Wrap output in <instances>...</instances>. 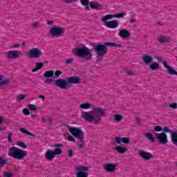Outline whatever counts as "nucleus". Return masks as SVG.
<instances>
[{"label": "nucleus", "instance_id": "a18cd8bd", "mask_svg": "<svg viewBox=\"0 0 177 177\" xmlns=\"http://www.w3.org/2000/svg\"><path fill=\"white\" fill-rule=\"evenodd\" d=\"M169 107H170V109H177V103H172V104H169Z\"/></svg>", "mask_w": 177, "mask_h": 177}, {"label": "nucleus", "instance_id": "2f4dec72", "mask_svg": "<svg viewBox=\"0 0 177 177\" xmlns=\"http://www.w3.org/2000/svg\"><path fill=\"white\" fill-rule=\"evenodd\" d=\"M113 121H115L116 122L122 121V115L121 114H115L113 117Z\"/></svg>", "mask_w": 177, "mask_h": 177}, {"label": "nucleus", "instance_id": "f3484780", "mask_svg": "<svg viewBox=\"0 0 177 177\" xmlns=\"http://www.w3.org/2000/svg\"><path fill=\"white\" fill-rule=\"evenodd\" d=\"M55 85L61 89H66V87L68 86V82L64 79H57L55 80Z\"/></svg>", "mask_w": 177, "mask_h": 177}, {"label": "nucleus", "instance_id": "c03bdc74", "mask_svg": "<svg viewBox=\"0 0 177 177\" xmlns=\"http://www.w3.org/2000/svg\"><path fill=\"white\" fill-rule=\"evenodd\" d=\"M12 136H13V133H10L8 136V142H9V143H12V142H13L12 140Z\"/></svg>", "mask_w": 177, "mask_h": 177}, {"label": "nucleus", "instance_id": "49530a36", "mask_svg": "<svg viewBox=\"0 0 177 177\" xmlns=\"http://www.w3.org/2000/svg\"><path fill=\"white\" fill-rule=\"evenodd\" d=\"M23 113L25 115H30V111L28 109L24 108L23 109Z\"/></svg>", "mask_w": 177, "mask_h": 177}, {"label": "nucleus", "instance_id": "6e6d98bb", "mask_svg": "<svg viewBox=\"0 0 177 177\" xmlns=\"http://www.w3.org/2000/svg\"><path fill=\"white\" fill-rule=\"evenodd\" d=\"M47 24H48V26H52V24H53V21H51V20L48 21Z\"/></svg>", "mask_w": 177, "mask_h": 177}, {"label": "nucleus", "instance_id": "e433bc0d", "mask_svg": "<svg viewBox=\"0 0 177 177\" xmlns=\"http://www.w3.org/2000/svg\"><path fill=\"white\" fill-rule=\"evenodd\" d=\"M17 146H19V147H21V149H27V145H26V143L24 142H19L17 143Z\"/></svg>", "mask_w": 177, "mask_h": 177}, {"label": "nucleus", "instance_id": "a878e982", "mask_svg": "<svg viewBox=\"0 0 177 177\" xmlns=\"http://www.w3.org/2000/svg\"><path fill=\"white\" fill-rule=\"evenodd\" d=\"M91 107L92 104L91 103H82L79 106V109H82V110H89V109H91Z\"/></svg>", "mask_w": 177, "mask_h": 177}, {"label": "nucleus", "instance_id": "09e8293b", "mask_svg": "<svg viewBox=\"0 0 177 177\" xmlns=\"http://www.w3.org/2000/svg\"><path fill=\"white\" fill-rule=\"evenodd\" d=\"M73 59L70 58V59H66L65 63H66V64H73Z\"/></svg>", "mask_w": 177, "mask_h": 177}, {"label": "nucleus", "instance_id": "a19ab883", "mask_svg": "<svg viewBox=\"0 0 177 177\" xmlns=\"http://www.w3.org/2000/svg\"><path fill=\"white\" fill-rule=\"evenodd\" d=\"M154 131L156 132H161V131H162V127H160V126H156L154 127Z\"/></svg>", "mask_w": 177, "mask_h": 177}, {"label": "nucleus", "instance_id": "052dcab7", "mask_svg": "<svg viewBox=\"0 0 177 177\" xmlns=\"http://www.w3.org/2000/svg\"><path fill=\"white\" fill-rule=\"evenodd\" d=\"M135 21H136L135 20V19H130V23H135Z\"/></svg>", "mask_w": 177, "mask_h": 177}, {"label": "nucleus", "instance_id": "680f3d73", "mask_svg": "<svg viewBox=\"0 0 177 177\" xmlns=\"http://www.w3.org/2000/svg\"><path fill=\"white\" fill-rule=\"evenodd\" d=\"M3 122V119L0 116V124H2Z\"/></svg>", "mask_w": 177, "mask_h": 177}, {"label": "nucleus", "instance_id": "4468645a", "mask_svg": "<svg viewBox=\"0 0 177 177\" xmlns=\"http://www.w3.org/2000/svg\"><path fill=\"white\" fill-rule=\"evenodd\" d=\"M158 142L161 145H167L168 143V136L165 133H160L156 135Z\"/></svg>", "mask_w": 177, "mask_h": 177}, {"label": "nucleus", "instance_id": "69168bd1", "mask_svg": "<svg viewBox=\"0 0 177 177\" xmlns=\"http://www.w3.org/2000/svg\"><path fill=\"white\" fill-rule=\"evenodd\" d=\"M158 24H160L159 22H158Z\"/></svg>", "mask_w": 177, "mask_h": 177}, {"label": "nucleus", "instance_id": "13d9d810", "mask_svg": "<svg viewBox=\"0 0 177 177\" xmlns=\"http://www.w3.org/2000/svg\"><path fill=\"white\" fill-rule=\"evenodd\" d=\"M41 122H43V124H45V122H46V119H45L44 118H41Z\"/></svg>", "mask_w": 177, "mask_h": 177}, {"label": "nucleus", "instance_id": "5701e85b", "mask_svg": "<svg viewBox=\"0 0 177 177\" xmlns=\"http://www.w3.org/2000/svg\"><path fill=\"white\" fill-rule=\"evenodd\" d=\"M68 84H80L81 80L78 77H71L67 79Z\"/></svg>", "mask_w": 177, "mask_h": 177}, {"label": "nucleus", "instance_id": "79ce46f5", "mask_svg": "<svg viewBox=\"0 0 177 177\" xmlns=\"http://www.w3.org/2000/svg\"><path fill=\"white\" fill-rule=\"evenodd\" d=\"M171 133V135H172V131H171V130H169V128H168V127H164V129H163V133Z\"/></svg>", "mask_w": 177, "mask_h": 177}, {"label": "nucleus", "instance_id": "c85d7f7f", "mask_svg": "<svg viewBox=\"0 0 177 177\" xmlns=\"http://www.w3.org/2000/svg\"><path fill=\"white\" fill-rule=\"evenodd\" d=\"M144 136H145V138L147 139H148V140H150V142H151V143H154V142H156V138H154L153 134H151L150 133H145L144 134Z\"/></svg>", "mask_w": 177, "mask_h": 177}, {"label": "nucleus", "instance_id": "7ed1b4c3", "mask_svg": "<svg viewBox=\"0 0 177 177\" xmlns=\"http://www.w3.org/2000/svg\"><path fill=\"white\" fill-rule=\"evenodd\" d=\"M68 129L74 138H76V139L80 140V142L77 143L78 147H80V149H84L85 147V142L84 141L85 132L80 128L68 127Z\"/></svg>", "mask_w": 177, "mask_h": 177}, {"label": "nucleus", "instance_id": "9d476101", "mask_svg": "<svg viewBox=\"0 0 177 177\" xmlns=\"http://www.w3.org/2000/svg\"><path fill=\"white\" fill-rule=\"evenodd\" d=\"M106 17V15L102 18V21H103L104 26L105 27H107L108 28H117L118 26H120V22H118V20H111V21H107L109 19L104 20V19Z\"/></svg>", "mask_w": 177, "mask_h": 177}, {"label": "nucleus", "instance_id": "3c124183", "mask_svg": "<svg viewBox=\"0 0 177 177\" xmlns=\"http://www.w3.org/2000/svg\"><path fill=\"white\" fill-rule=\"evenodd\" d=\"M55 77H59V75H62V71H55Z\"/></svg>", "mask_w": 177, "mask_h": 177}, {"label": "nucleus", "instance_id": "20e7f679", "mask_svg": "<svg viewBox=\"0 0 177 177\" xmlns=\"http://www.w3.org/2000/svg\"><path fill=\"white\" fill-rule=\"evenodd\" d=\"M8 156L9 157H12V158H15L16 160H23L24 157H27V151L16 147H13L9 148Z\"/></svg>", "mask_w": 177, "mask_h": 177}, {"label": "nucleus", "instance_id": "603ef678", "mask_svg": "<svg viewBox=\"0 0 177 177\" xmlns=\"http://www.w3.org/2000/svg\"><path fill=\"white\" fill-rule=\"evenodd\" d=\"M54 147H57V149H60V147H63V145L62 144H55Z\"/></svg>", "mask_w": 177, "mask_h": 177}, {"label": "nucleus", "instance_id": "ea45409f", "mask_svg": "<svg viewBox=\"0 0 177 177\" xmlns=\"http://www.w3.org/2000/svg\"><path fill=\"white\" fill-rule=\"evenodd\" d=\"M4 177H13V173L6 171L4 172Z\"/></svg>", "mask_w": 177, "mask_h": 177}, {"label": "nucleus", "instance_id": "e2e57ef3", "mask_svg": "<svg viewBox=\"0 0 177 177\" xmlns=\"http://www.w3.org/2000/svg\"><path fill=\"white\" fill-rule=\"evenodd\" d=\"M6 128L5 127H0V131H5Z\"/></svg>", "mask_w": 177, "mask_h": 177}, {"label": "nucleus", "instance_id": "f704fd0d", "mask_svg": "<svg viewBox=\"0 0 177 177\" xmlns=\"http://www.w3.org/2000/svg\"><path fill=\"white\" fill-rule=\"evenodd\" d=\"M104 46H111L112 48H114V47H115V46L120 47V45L116 44L115 43H113V42H106V43H104Z\"/></svg>", "mask_w": 177, "mask_h": 177}, {"label": "nucleus", "instance_id": "7c9ffc66", "mask_svg": "<svg viewBox=\"0 0 177 177\" xmlns=\"http://www.w3.org/2000/svg\"><path fill=\"white\" fill-rule=\"evenodd\" d=\"M80 3L83 6H85L86 10H89V0H80Z\"/></svg>", "mask_w": 177, "mask_h": 177}, {"label": "nucleus", "instance_id": "473e14b6", "mask_svg": "<svg viewBox=\"0 0 177 177\" xmlns=\"http://www.w3.org/2000/svg\"><path fill=\"white\" fill-rule=\"evenodd\" d=\"M171 140L176 146H177V133H171Z\"/></svg>", "mask_w": 177, "mask_h": 177}, {"label": "nucleus", "instance_id": "39448f33", "mask_svg": "<svg viewBox=\"0 0 177 177\" xmlns=\"http://www.w3.org/2000/svg\"><path fill=\"white\" fill-rule=\"evenodd\" d=\"M142 60L146 66H149L150 70L152 71H156L160 68V64L158 63L153 62H154V58L151 55L145 54L142 55Z\"/></svg>", "mask_w": 177, "mask_h": 177}, {"label": "nucleus", "instance_id": "4d7b16f0", "mask_svg": "<svg viewBox=\"0 0 177 177\" xmlns=\"http://www.w3.org/2000/svg\"><path fill=\"white\" fill-rule=\"evenodd\" d=\"M30 116L32 118H37L38 116L35 114H33V113H31L30 114Z\"/></svg>", "mask_w": 177, "mask_h": 177}, {"label": "nucleus", "instance_id": "0e129e2a", "mask_svg": "<svg viewBox=\"0 0 177 177\" xmlns=\"http://www.w3.org/2000/svg\"><path fill=\"white\" fill-rule=\"evenodd\" d=\"M26 42H23V43H22V46H26Z\"/></svg>", "mask_w": 177, "mask_h": 177}, {"label": "nucleus", "instance_id": "423d86ee", "mask_svg": "<svg viewBox=\"0 0 177 177\" xmlns=\"http://www.w3.org/2000/svg\"><path fill=\"white\" fill-rule=\"evenodd\" d=\"M93 49L97 53V60L98 62H101V60H103V57H104V56L107 55V52H109L107 47H106L104 44L95 45L93 46Z\"/></svg>", "mask_w": 177, "mask_h": 177}, {"label": "nucleus", "instance_id": "2eb2a0df", "mask_svg": "<svg viewBox=\"0 0 177 177\" xmlns=\"http://www.w3.org/2000/svg\"><path fill=\"white\" fill-rule=\"evenodd\" d=\"M21 56V51L20 50H10L7 53V59H19Z\"/></svg>", "mask_w": 177, "mask_h": 177}, {"label": "nucleus", "instance_id": "c9c22d12", "mask_svg": "<svg viewBox=\"0 0 177 177\" xmlns=\"http://www.w3.org/2000/svg\"><path fill=\"white\" fill-rule=\"evenodd\" d=\"M28 107L32 111H37V110H38V107H37V106L32 104H29Z\"/></svg>", "mask_w": 177, "mask_h": 177}, {"label": "nucleus", "instance_id": "4c0bfd02", "mask_svg": "<svg viewBox=\"0 0 177 177\" xmlns=\"http://www.w3.org/2000/svg\"><path fill=\"white\" fill-rule=\"evenodd\" d=\"M78 0H62V2L64 3H75V2H77Z\"/></svg>", "mask_w": 177, "mask_h": 177}, {"label": "nucleus", "instance_id": "de8ad7c7", "mask_svg": "<svg viewBox=\"0 0 177 177\" xmlns=\"http://www.w3.org/2000/svg\"><path fill=\"white\" fill-rule=\"evenodd\" d=\"M68 140L69 142H75V138L74 137H73L72 136H68Z\"/></svg>", "mask_w": 177, "mask_h": 177}, {"label": "nucleus", "instance_id": "6ab92c4d", "mask_svg": "<svg viewBox=\"0 0 177 177\" xmlns=\"http://www.w3.org/2000/svg\"><path fill=\"white\" fill-rule=\"evenodd\" d=\"M140 157L145 160V161H149L153 158V153L145 151H141L139 153Z\"/></svg>", "mask_w": 177, "mask_h": 177}, {"label": "nucleus", "instance_id": "b1692460", "mask_svg": "<svg viewBox=\"0 0 177 177\" xmlns=\"http://www.w3.org/2000/svg\"><path fill=\"white\" fill-rule=\"evenodd\" d=\"M115 150L117 151V153H119V154H125L128 149L124 147L117 145L115 147Z\"/></svg>", "mask_w": 177, "mask_h": 177}, {"label": "nucleus", "instance_id": "f03ea898", "mask_svg": "<svg viewBox=\"0 0 177 177\" xmlns=\"http://www.w3.org/2000/svg\"><path fill=\"white\" fill-rule=\"evenodd\" d=\"M73 53L85 60H91L93 56L91 49L84 44H80L77 47L73 48Z\"/></svg>", "mask_w": 177, "mask_h": 177}, {"label": "nucleus", "instance_id": "58836bf2", "mask_svg": "<svg viewBox=\"0 0 177 177\" xmlns=\"http://www.w3.org/2000/svg\"><path fill=\"white\" fill-rule=\"evenodd\" d=\"M21 44L19 43H15L11 46V49H17L20 48Z\"/></svg>", "mask_w": 177, "mask_h": 177}, {"label": "nucleus", "instance_id": "bf43d9fd", "mask_svg": "<svg viewBox=\"0 0 177 177\" xmlns=\"http://www.w3.org/2000/svg\"><path fill=\"white\" fill-rule=\"evenodd\" d=\"M39 99H42L43 100H45V96L44 95H39Z\"/></svg>", "mask_w": 177, "mask_h": 177}, {"label": "nucleus", "instance_id": "864d4df0", "mask_svg": "<svg viewBox=\"0 0 177 177\" xmlns=\"http://www.w3.org/2000/svg\"><path fill=\"white\" fill-rule=\"evenodd\" d=\"M127 74H128L129 75H132V74H133V71H132L131 70H127L126 71Z\"/></svg>", "mask_w": 177, "mask_h": 177}, {"label": "nucleus", "instance_id": "4be33fe9", "mask_svg": "<svg viewBox=\"0 0 177 177\" xmlns=\"http://www.w3.org/2000/svg\"><path fill=\"white\" fill-rule=\"evenodd\" d=\"M119 37H121L122 38H128L129 35H131V33L128 30L126 29H121L118 32Z\"/></svg>", "mask_w": 177, "mask_h": 177}, {"label": "nucleus", "instance_id": "a211bd4d", "mask_svg": "<svg viewBox=\"0 0 177 177\" xmlns=\"http://www.w3.org/2000/svg\"><path fill=\"white\" fill-rule=\"evenodd\" d=\"M115 142L118 145L124 143V145H129L131 143V138L127 137H115Z\"/></svg>", "mask_w": 177, "mask_h": 177}, {"label": "nucleus", "instance_id": "ddd939ff", "mask_svg": "<svg viewBox=\"0 0 177 177\" xmlns=\"http://www.w3.org/2000/svg\"><path fill=\"white\" fill-rule=\"evenodd\" d=\"M43 75L46 78L44 80L45 84H48V85H52V84H53V79L52 77L55 75V71L52 70L47 71L44 73Z\"/></svg>", "mask_w": 177, "mask_h": 177}, {"label": "nucleus", "instance_id": "412c9836", "mask_svg": "<svg viewBox=\"0 0 177 177\" xmlns=\"http://www.w3.org/2000/svg\"><path fill=\"white\" fill-rule=\"evenodd\" d=\"M125 16V14L121 12L118 13L115 15H106V17L104 18L103 20H110L111 19H121L122 17H124Z\"/></svg>", "mask_w": 177, "mask_h": 177}, {"label": "nucleus", "instance_id": "37998d69", "mask_svg": "<svg viewBox=\"0 0 177 177\" xmlns=\"http://www.w3.org/2000/svg\"><path fill=\"white\" fill-rule=\"evenodd\" d=\"M6 164V160L0 157V167H3Z\"/></svg>", "mask_w": 177, "mask_h": 177}, {"label": "nucleus", "instance_id": "bb28decb", "mask_svg": "<svg viewBox=\"0 0 177 177\" xmlns=\"http://www.w3.org/2000/svg\"><path fill=\"white\" fill-rule=\"evenodd\" d=\"M89 6L91 9H100V8H102V5L99 4L97 1L90 2Z\"/></svg>", "mask_w": 177, "mask_h": 177}, {"label": "nucleus", "instance_id": "1a4fd4ad", "mask_svg": "<svg viewBox=\"0 0 177 177\" xmlns=\"http://www.w3.org/2000/svg\"><path fill=\"white\" fill-rule=\"evenodd\" d=\"M157 60L159 63H162L165 68L167 70V74L169 75H177V72L172 67L169 66L167 62L164 61V59L161 57H158Z\"/></svg>", "mask_w": 177, "mask_h": 177}, {"label": "nucleus", "instance_id": "5fc2aeb1", "mask_svg": "<svg viewBox=\"0 0 177 177\" xmlns=\"http://www.w3.org/2000/svg\"><path fill=\"white\" fill-rule=\"evenodd\" d=\"M73 150H69V151H68V157H73Z\"/></svg>", "mask_w": 177, "mask_h": 177}, {"label": "nucleus", "instance_id": "9b49d317", "mask_svg": "<svg viewBox=\"0 0 177 177\" xmlns=\"http://www.w3.org/2000/svg\"><path fill=\"white\" fill-rule=\"evenodd\" d=\"M28 55L32 59H39L42 56V50L38 48H32L29 50Z\"/></svg>", "mask_w": 177, "mask_h": 177}, {"label": "nucleus", "instance_id": "f257e3e1", "mask_svg": "<svg viewBox=\"0 0 177 177\" xmlns=\"http://www.w3.org/2000/svg\"><path fill=\"white\" fill-rule=\"evenodd\" d=\"M106 116V109L100 106H94L93 110L88 111H82L81 117L86 122L99 125L102 122V118Z\"/></svg>", "mask_w": 177, "mask_h": 177}, {"label": "nucleus", "instance_id": "6e6552de", "mask_svg": "<svg viewBox=\"0 0 177 177\" xmlns=\"http://www.w3.org/2000/svg\"><path fill=\"white\" fill-rule=\"evenodd\" d=\"M64 32H66V28L62 26H53L50 30L52 37H62Z\"/></svg>", "mask_w": 177, "mask_h": 177}, {"label": "nucleus", "instance_id": "c756f323", "mask_svg": "<svg viewBox=\"0 0 177 177\" xmlns=\"http://www.w3.org/2000/svg\"><path fill=\"white\" fill-rule=\"evenodd\" d=\"M9 84V80L8 79L3 80V76L0 75V86H3L5 85H8Z\"/></svg>", "mask_w": 177, "mask_h": 177}, {"label": "nucleus", "instance_id": "f8f14e48", "mask_svg": "<svg viewBox=\"0 0 177 177\" xmlns=\"http://www.w3.org/2000/svg\"><path fill=\"white\" fill-rule=\"evenodd\" d=\"M62 154V149L56 148L54 151L48 150L45 153V157L47 160H53L55 156Z\"/></svg>", "mask_w": 177, "mask_h": 177}, {"label": "nucleus", "instance_id": "0eeeda50", "mask_svg": "<svg viewBox=\"0 0 177 177\" xmlns=\"http://www.w3.org/2000/svg\"><path fill=\"white\" fill-rule=\"evenodd\" d=\"M76 177H88V171L89 167L85 165H80L75 167Z\"/></svg>", "mask_w": 177, "mask_h": 177}, {"label": "nucleus", "instance_id": "8fccbe9b", "mask_svg": "<svg viewBox=\"0 0 177 177\" xmlns=\"http://www.w3.org/2000/svg\"><path fill=\"white\" fill-rule=\"evenodd\" d=\"M31 27H34V28H36V27H39V24L38 22H33L31 24Z\"/></svg>", "mask_w": 177, "mask_h": 177}, {"label": "nucleus", "instance_id": "aec40b11", "mask_svg": "<svg viewBox=\"0 0 177 177\" xmlns=\"http://www.w3.org/2000/svg\"><path fill=\"white\" fill-rule=\"evenodd\" d=\"M158 41L160 44H169V42H171V37L169 36L160 35L158 37Z\"/></svg>", "mask_w": 177, "mask_h": 177}, {"label": "nucleus", "instance_id": "72a5a7b5", "mask_svg": "<svg viewBox=\"0 0 177 177\" xmlns=\"http://www.w3.org/2000/svg\"><path fill=\"white\" fill-rule=\"evenodd\" d=\"M26 99V95L19 94L17 96V101L21 102V100H24Z\"/></svg>", "mask_w": 177, "mask_h": 177}, {"label": "nucleus", "instance_id": "dca6fc26", "mask_svg": "<svg viewBox=\"0 0 177 177\" xmlns=\"http://www.w3.org/2000/svg\"><path fill=\"white\" fill-rule=\"evenodd\" d=\"M104 169H105V171H106V172L113 174V172H115V171H117V164L106 163L104 165Z\"/></svg>", "mask_w": 177, "mask_h": 177}, {"label": "nucleus", "instance_id": "cd10ccee", "mask_svg": "<svg viewBox=\"0 0 177 177\" xmlns=\"http://www.w3.org/2000/svg\"><path fill=\"white\" fill-rule=\"evenodd\" d=\"M19 131L21 133H24V135H27L28 136H32V138H35V135L32 133L31 132L27 131L24 128H20Z\"/></svg>", "mask_w": 177, "mask_h": 177}, {"label": "nucleus", "instance_id": "393cba45", "mask_svg": "<svg viewBox=\"0 0 177 177\" xmlns=\"http://www.w3.org/2000/svg\"><path fill=\"white\" fill-rule=\"evenodd\" d=\"M44 67V62H37L35 64V67L32 69V73H37L39 70H41Z\"/></svg>", "mask_w": 177, "mask_h": 177}]
</instances>
